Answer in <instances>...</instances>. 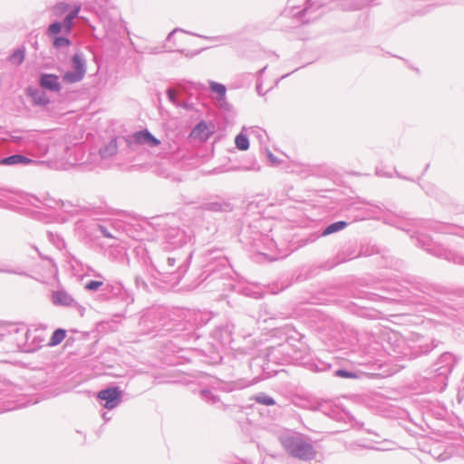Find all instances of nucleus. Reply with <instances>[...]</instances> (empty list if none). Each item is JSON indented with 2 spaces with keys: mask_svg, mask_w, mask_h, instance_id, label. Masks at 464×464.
Instances as JSON below:
<instances>
[{
  "mask_svg": "<svg viewBox=\"0 0 464 464\" xmlns=\"http://www.w3.org/2000/svg\"><path fill=\"white\" fill-rule=\"evenodd\" d=\"M121 392L117 387L102 390L98 392V399L105 401L104 407L111 410L120 402Z\"/></svg>",
  "mask_w": 464,
  "mask_h": 464,
  "instance_id": "obj_1",
  "label": "nucleus"
},
{
  "mask_svg": "<svg viewBox=\"0 0 464 464\" xmlns=\"http://www.w3.org/2000/svg\"><path fill=\"white\" fill-rule=\"evenodd\" d=\"M289 452L292 456L301 459H311L314 456L312 447L302 440L293 441L289 445Z\"/></svg>",
  "mask_w": 464,
  "mask_h": 464,
  "instance_id": "obj_2",
  "label": "nucleus"
},
{
  "mask_svg": "<svg viewBox=\"0 0 464 464\" xmlns=\"http://www.w3.org/2000/svg\"><path fill=\"white\" fill-rule=\"evenodd\" d=\"M72 66L74 72H68L64 74L63 80L67 82H75L82 79L85 73V68L82 60L79 54H75L72 57Z\"/></svg>",
  "mask_w": 464,
  "mask_h": 464,
  "instance_id": "obj_3",
  "label": "nucleus"
},
{
  "mask_svg": "<svg viewBox=\"0 0 464 464\" xmlns=\"http://www.w3.org/2000/svg\"><path fill=\"white\" fill-rule=\"evenodd\" d=\"M214 130L215 127L212 123L202 121L191 130L190 137L199 141H206L214 133Z\"/></svg>",
  "mask_w": 464,
  "mask_h": 464,
  "instance_id": "obj_4",
  "label": "nucleus"
},
{
  "mask_svg": "<svg viewBox=\"0 0 464 464\" xmlns=\"http://www.w3.org/2000/svg\"><path fill=\"white\" fill-rule=\"evenodd\" d=\"M131 142L136 145H145L149 147H157L160 140L155 138L149 130H140L131 135Z\"/></svg>",
  "mask_w": 464,
  "mask_h": 464,
  "instance_id": "obj_5",
  "label": "nucleus"
},
{
  "mask_svg": "<svg viewBox=\"0 0 464 464\" xmlns=\"http://www.w3.org/2000/svg\"><path fill=\"white\" fill-rule=\"evenodd\" d=\"M188 37L186 32L175 30L169 35L168 42L172 44L176 50L182 51V47L185 46Z\"/></svg>",
  "mask_w": 464,
  "mask_h": 464,
  "instance_id": "obj_6",
  "label": "nucleus"
},
{
  "mask_svg": "<svg viewBox=\"0 0 464 464\" xmlns=\"http://www.w3.org/2000/svg\"><path fill=\"white\" fill-rule=\"evenodd\" d=\"M40 85L50 91H59L60 89L58 77L54 74H43L40 79Z\"/></svg>",
  "mask_w": 464,
  "mask_h": 464,
  "instance_id": "obj_7",
  "label": "nucleus"
},
{
  "mask_svg": "<svg viewBox=\"0 0 464 464\" xmlns=\"http://www.w3.org/2000/svg\"><path fill=\"white\" fill-rule=\"evenodd\" d=\"M52 300L56 305L69 306L73 303V298L64 291L53 292Z\"/></svg>",
  "mask_w": 464,
  "mask_h": 464,
  "instance_id": "obj_8",
  "label": "nucleus"
},
{
  "mask_svg": "<svg viewBox=\"0 0 464 464\" xmlns=\"http://www.w3.org/2000/svg\"><path fill=\"white\" fill-rule=\"evenodd\" d=\"M32 162H33L32 160H30L26 157H24L22 155H13V156L5 158L1 160V163L5 164V165H14V164H18V163L30 164Z\"/></svg>",
  "mask_w": 464,
  "mask_h": 464,
  "instance_id": "obj_9",
  "label": "nucleus"
},
{
  "mask_svg": "<svg viewBox=\"0 0 464 464\" xmlns=\"http://www.w3.org/2000/svg\"><path fill=\"white\" fill-rule=\"evenodd\" d=\"M80 11V6L75 7V9L71 12L69 14L66 15L63 26L64 28V31L66 33H69L72 26V20L77 16L78 13Z\"/></svg>",
  "mask_w": 464,
  "mask_h": 464,
  "instance_id": "obj_10",
  "label": "nucleus"
},
{
  "mask_svg": "<svg viewBox=\"0 0 464 464\" xmlns=\"http://www.w3.org/2000/svg\"><path fill=\"white\" fill-rule=\"evenodd\" d=\"M346 226L347 223L345 221H338L333 223L324 229V231L323 232V236H328L330 234L335 233L339 230L343 229L344 227H346Z\"/></svg>",
  "mask_w": 464,
  "mask_h": 464,
  "instance_id": "obj_11",
  "label": "nucleus"
},
{
  "mask_svg": "<svg viewBox=\"0 0 464 464\" xmlns=\"http://www.w3.org/2000/svg\"><path fill=\"white\" fill-rule=\"evenodd\" d=\"M66 336V332L63 329H57L53 332L51 340L50 345L54 346L61 343Z\"/></svg>",
  "mask_w": 464,
  "mask_h": 464,
  "instance_id": "obj_12",
  "label": "nucleus"
},
{
  "mask_svg": "<svg viewBox=\"0 0 464 464\" xmlns=\"http://www.w3.org/2000/svg\"><path fill=\"white\" fill-rule=\"evenodd\" d=\"M236 146L240 150H246L249 148V141L246 135L238 134L235 139Z\"/></svg>",
  "mask_w": 464,
  "mask_h": 464,
  "instance_id": "obj_13",
  "label": "nucleus"
},
{
  "mask_svg": "<svg viewBox=\"0 0 464 464\" xmlns=\"http://www.w3.org/2000/svg\"><path fill=\"white\" fill-rule=\"evenodd\" d=\"M210 88L214 92H216L218 95L219 99L222 102L225 101L226 87L223 84L218 82H211Z\"/></svg>",
  "mask_w": 464,
  "mask_h": 464,
  "instance_id": "obj_14",
  "label": "nucleus"
},
{
  "mask_svg": "<svg viewBox=\"0 0 464 464\" xmlns=\"http://www.w3.org/2000/svg\"><path fill=\"white\" fill-rule=\"evenodd\" d=\"M117 151V143L115 140H111L108 146H106L102 151L101 154L102 157L112 156Z\"/></svg>",
  "mask_w": 464,
  "mask_h": 464,
  "instance_id": "obj_15",
  "label": "nucleus"
},
{
  "mask_svg": "<svg viewBox=\"0 0 464 464\" xmlns=\"http://www.w3.org/2000/svg\"><path fill=\"white\" fill-rule=\"evenodd\" d=\"M24 60V52L23 50H16L10 57V61L14 64H21Z\"/></svg>",
  "mask_w": 464,
  "mask_h": 464,
  "instance_id": "obj_16",
  "label": "nucleus"
},
{
  "mask_svg": "<svg viewBox=\"0 0 464 464\" xmlns=\"http://www.w3.org/2000/svg\"><path fill=\"white\" fill-rule=\"evenodd\" d=\"M33 99L35 104L45 105L48 103V99L44 93L35 92L33 93Z\"/></svg>",
  "mask_w": 464,
  "mask_h": 464,
  "instance_id": "obj_17",
  "label": "nucleus"
},
{
  "mask_svg": "<svg viewBox=\"0 0 464 464\" xmlns=\"http://www.w3.org/2000/svg\"><path fill=\"white\" fill-rule=\"evenodd\" d=\"M335 374L341 378L356 379L357 375L353 372H347L345 370H337Z\"/></svg>",
  "mask_w": 464,
  "mask_h": 464,
  "instance_id": "obj_18",
  "label": "nucleus"
},
{
  "mask_svg": "<svg viewBox=\"0 0 464 464\" xmlns=\"http://www.w3.org/2000/svg\"><path fill=\"white\" fill-rule=\"evenodd\" d=\"M53 44L56 47L68 46L70 44V41L64 37H56L53 41Z\"/></svg>",
  "mask_w": 464,
  "mask_h": 464,
  "instance_id": "obj_19",
  "label": "nucleus"
},
{
  "mask_svg": "<svg viewBox=\"0 0 464 464\" xmlns=\"http://www.w3.org/2000/svg\"><path fill=\"white\" fill-rule=\"evenodd\" d=\"M63 24H60V23H54V24H52L49 28H48V31L50 34H59L62 29H63Z\"/></svg>",
  "mask_w": 464,
  "mask_h": 464,
  "instance_id": "obj_20",
  "label": "nucleus"
},
{
  "mask_svg": "<svg viewBox=\"0 0 464 464\" xmlns=\"http://www.w3.org/2000/svg\"><path fill=\"white\" fill-rule=\"evenodd\" d=\"M101 285H102V281L92 280L86 284L85 288L90 291H94L97 290Z\"/></svg>",
  "mask_w": 464,
  "mask_h": 464,
  "instance_id": "obj_21",
  "label": "nucleus"
},
{
  "mask_svg": "<svg viewBox=\"0 0 464 464\" xmlns=\"http://www.w3.org/2000/svg\"><path fill=\"white\" fill-rule=\"evenodd\" d=\"M256 401L265 405H274L275 404V401L270 397H258L256 399Z\"/></svg>",
  "mask_w": 464,
  "mask_h": 464,
  "instance_id": "obj_22",
  "label": "nucleus"
},
{
  "mask_svg": "<svg viewBox=\"0 0 464 464\" xmlns=\"http://www.w3.org/2000/svg\"><path fill=\"white\" fill-rule=\"evenodd\" d=\"M67 10V5L65 4H58L54 7V12L56 14H63Z\"/></svg>",
  "mask_w": 464,
  "mask_h": 464,
  "instance_id": "obj_23",
  "label": "nucleus"
},
{
  "mask_svg": "<svg viewBox=\"0 0 464 464\" xmlns=\"http://www.w3.org/2000/svg\"><path fill=\"white\" fill-rule=\"evenodd\" d=\"M101 229V232L102 233V235L107 237V238H114V237L102 226H101L100 227Z\"/></svg>",
  "mask_w": 464,
  "mask_h": 464,
  "instance_id": "obj_24",
  "label": "nucleus"
},
{
  "mask_svg": "<svg viewBox=\"0 0 464 464\" xmlns=\"http://www.w3.org/2000/svg\"><path fill=\"white\" fill-rule=\"evenodd\" d=\"M267 157L270 160L271 163H273V164L280 163V160L276 156H274L271 152L267 153Z\"/></svg>",
  "mask_w": 464,
  "mask_h": 464,
  "instance_id": "obj_25",
  "label": "nucleus"
},
{
  "mask_svg": "<svg viewBox=\"0 0 464 464\" xmlns=\"http://www.w3.org/2000/svg\"><path fill=\"white\" fill-rule=\"evenodd\" d=\"M168 96L171 101H175L176 92L174 90H169Z\"/></svg>",
  "mask_w": 464,
  "mask_h": 464,
  "instance_id": "obj_26",
  "label": "nucleus"
}]
</instances>
